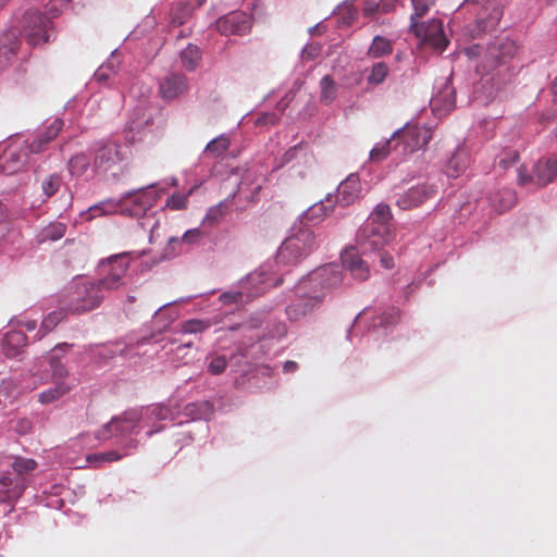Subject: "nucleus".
Returning <instances> with one entry per match:
<instances>
[{"label": "nucleus", "instance_id": "1", "mask_svg": "<svg viewBox=\"0 0 557 557\" xmlns=\"http://www.w3.org/2000/svg\"><path fill=\"white\" fill-rule=\"evenodd\" d=\"M391 220V208L379 203L357 234V243L363 251L381 250L394 239L395 233L389 224Z\"/></svg>", "mask_w": 557, "mask_h": 557}, {"label": "nucleus", "instance_id": "2", "mask_svg": "<svg viewBox=\"0 0 557 557\" xmlns=\"http://www.w3.org/2000/svg\"><path fill=\"white\" fill-rule=\"evenodd\" d=\"M315 247V235L313 231L301 222V225H294L289 236L282 243L276 260L278 263L297 264L309 256Z\"/></svg>", "mask_w": 557, "mask_h": 557}, {"label": "nucleus", "instance_id": "3", "mask_svg": "<svg viewBox=\"0 0 557 557\" xmlns=\"http://www.w3.org/2000/svg\"><path fill=\"white\" fill-rule=\"evenodd\" d=\"M103 298L104 294L96 282L85 281L66 289L61 296L60 305H64L71 314H77L99 307Z\"/></svg>", "mask_w": 557, "mask_h": 557}, {"label": "nucleus", "instance_id": "4", "mask_svg": "<svg viewBox=\"0 0 557 557\" xmlns=\"http://www.w3.org/2000/svg\"><path fill=\"white\" fill-rule=\"evenodd\" d=\"M128 261L125 255H116L103 260L99 264V273L102 276L96 284L104 293L117 289L123 285V277L128 270Z\"/></svg>", "mask_w": 557, "mask_h": 557}, {"label": "nucleus", "instance_id": "5", "mask_svg": "<svg viewBox=\"0 0 557 557\" xmlns=\"http://www.w3.org/2000/svg\"><path fill=\"white\" fill-rule=\"evenodd\" d=\"M431 138V129L419 125H407L392 136V139L397 140L396 146L401 147L404 154L424 148Z\"/></svg>", "mask_w": 557, "mask_h": 557}, {"label": "nucleus", "instance_id": "6", "mask_svg": "<svg viewBox=\"0 0 557 557\" xmlns=\"http://www.w3.org/2000/svg\"><path fill=\"white\" fill-rule=\"evenodd\" d=\"M49 27L50 20L38 11H27L23 16V32L32 46L49 41Z\"/></svg>", "mask_w": 557, "mask_h": 557}, {"label": "nucleus", "instance_id": "7", "mask_svg": "<svg viewBox=\"0 0 557 557\" xmlns=\"http://www.w3.org/2000/svg\"><path fill=\"white\" fill-rule=\"evenodd\" d=\"M342 282V273L337 267L327 265L313 271L298 283V290L310 288L324 295V290L337 286Z\"/></svg>", "mask_w": 557, "mask_h": 557}, {"label": "nucleus", "instance_id": "8", "mask_svg": "<svg viewBox=\"0 0 557 557\" xmlns=\"http://www.w3.org/2000/svg\"><path fill=\"white\" fill-rule=\"evenodd\" d=\"M410 29L421 38L424 45L442 52L448 45V39L444 34L443 22L433 18L428 23H411Z\"/></svg>", "mask_w": 557, "mask_h": 557}, {"label": "nucleus", "instance_id": "9", "mask_svg": "<svg viewBox=\"0 0 557 557\" xmlns=\"http://www.w3.org/2000/svg\"><path fill=\"white\" fill-rule=\"evenodd\" d=\"M518 51V46L508 38L496 39L485 49L484 67L494 70L497 66L507 64Z\"/></svg>", "mask_w": 557, "mask_h": 557}, {"label": "nucleus", "instance_id": "10", "mask_svg": "<svg viewBox=\"0 0 557 557\" xmlns=\"http://www.w3.org/2000/svg\"><path fill=\"white\" fill-rule=\"evenodd\" d=\"M296 294L298 298L286 308V314L294 321L311 313L323 300L322 293L311 290L310 288L298 290V285L296 286Z\"/></svg>", "mask_w": 557, "mask_h": 557}, {"label": "nucleus", "instance_id": "11", "mask_svg": "<svg viewBox=\"0 0 557 557\" xmlns=\"http://www.w3.org/2000/svg\"><path fill=\"white\" fill-rule=\"evenodd\" d=\"M49 364L52 371L54 386L38 395V401L42 405L52 404L71 391V385L66 384L63 380L67 374L63 364H61V362L54 357L50 358Z\"/></svg>", "mask_w": 557, "mask_h": 557}, {"label": "nucleus", "instance_id": "12", "mask_svg": "<svg viewBox=\"0 0 557 557\" xmlns=\"http://www.w3.org/2000/svg\"><path fill=\"white\" fill-rule=\"evenodd\" d=\"M483 3L481 10L476 13V24L480 32L491 30L495 28L503 16L502 0H465V4Z\"/></svg>", "mask_w": 557, "mask_h": 557}, {"label": "nucleus", "instance_id": "13", "mask_svg": "<svg viewBox=\"0 0 557 557\" xmlns=\"http://www.w3.org/2000/svg\"><path fill=\"white\" fill-rule=\"evenodd\" d=\"M216 29L224 36H243L250 32L252 20L243 11H233L218 18Z\"/></svg>", "mask_w": 557, "mask_h": 557}, {"label": "nucleus", "instance_id": "14", "mask_svg": "<svg viewBox=\"0 0 557 557\" xmlns=\"http://www.w3.org/2000/svg\"><path fill=\"white\" fill-rule=\"evenodd\" d=\"M535 177L527 175L524 169L518 170V183L525 185L535 181L540 187L546 186L557 176V156L539 161L535 165Z\"/></svg>", "mask_w": 557, "mask_h": 557}, {"label": "nucleus", "instance_id": "15", "mask_svg": "<svg viewBox=\"0 0 557 557\" xmlns=\"http://www.w3.org/2000/svg\"><path fill=\"white\" fill-rule=\"evenodd\" d=\"M139 413L136 410L126 411L119 418H113L98 435L99 438H108L110 435H124L133 433L139 422Z\"/></svg>", "mask_w": 557, "mask_h": 557}, {"label": "nucleus", "instance_id": "16", "mask_svg": "<svg viewBox=\"0 0 557 557\" xmlns=\"http://www.w3.org/2000/svg\"><path fill=\"white\" fill-rule=\"evenodd\" d=\"M120 145L114 141L102 144L95 152L94 168L107 172L123 160Z\"/></svg>", "mask_w": 557, "mask_h": 557}, {"label": "nucleus", "instance_id": "17", "mask_svg": "<svg viewBox=\"0 0 557 557\" xmlns=\"http://www.w3.org/2000/svg\"><path fill=\"white\" fill-rule=\"evenodd\" d=\"M437 193V188L430 184H422L414 186L407 190L404 195H401L397 205L399 208L404 210H409L416 208L428 199L433 198Z\"/></svg>", "mask_w": 557, "mask_h": 557}, {"label": "nucleus", "instance_id": "18", "mask_svg": "<svg viewBox=\"0 0 557 557\" xmlns=\"http://www.w3.org/2000/svg\"><path fill=\"white\" fill-rule=\"evenodd\" d=\"M28 158L27 151L22 146L10 147L0 160V169L7 175L14 174L27 165Z\"/></svg>", "mask_w": 557, "mask_h": 557}, {"label": "nucleus", "instance_id": "19", "mask_svg": "<svg viewBox=\"0 0 557 557\" xmlns=\"http://www.w3.org/2000/svg\"><path fill=\"white\" fill-rule=\"evenodd\" d=\"M123 200H126V214L141 216L154 205L156 196L150 191L140 190L127 195Z\"/></svg>", "mask_w": 557, "mask_h": 557}, {"label": "nucleus", "instance_id": "20", "mask_svg": "<svg viewBox=\"0 0 557 557\" xmlns=\"http://www.w3.org/2000/svg\"><path fill=\"white\" fill-rule=\"evenodd\" d=\"M361 191L362 188L358 175L350 174L339 184L335 201H338L342 206H349L361 196Z\"/></svg>", "mask_w": 557, "mask_h": 557}, {"label": "nucleus", "instance_id": "21", "mask_svg": "<svg viewBox=\"0 0 557 557\" xmlns=\"http://www.w3.org/2000/svg\"><path fill=\"white\" fill-rule=\"evenodd\" d=\"M187 89V78L183 74L172 73L160 83L163 99H174Z\"/></svg>", "mask_w": 557, "mask_h": 557}, {"label": "nucleus", "instance_id": "22", "mask_svg": "<svg viewBox=\"0 0 557 557\" xmlns=\"http://www.w3.org/2000/svg\"><path fill=\"white\" fill-rule=\"evenodd\" d=\"M455 89L446 84L430 101L432 110L438 115L447 114L455 108Z\"/></svg>", "mask_w": 557, "mask_h": 557}, {"label": "nucleus", "instance_id": "23", "mask_svg": "<svg viewBox=\"0 0 557 557\" xmlns=\"http://www.w3.org/2000/svg\"><path fill=\"white\" fill-rule=\"evenodd\" d=\"M335 202L336 201L331 194L326 195V197L323 200L312 205L306 211L304 215V221L312 224L321 222L333 212Z\"/></svg>", "mask_w": 557, "mask_h": 557}, {"label": "nucleus", "instance_id": "24", "mask_svg": "<svg viewBox=\"0 0 557 557\" xmlns=\"http://www.w3.org/2000/svg\"><path fill=\"white\" fill-rule=\"evenodd\" d=\"M20 47L17 34L10 30L0 37V70L7 67Z\"/></svg>", "mask_w": 557, "mask_h": 557}, {"label": "nucleus", "instance_id": "25", "mask_svg": "<svg viewBox=\"0 0 557 557\" xmlns=\"http://www.w3.org/2000/svg\"><path fill=\"white\" fill-rule=\"evenodd\" d=\"M26 488L25 480L13 483L9 476L0 479V503L14 504Z\"/></svg>", "mask_w": 557, "mask_h": 557}, {"label": "nucleus", "instance_id": "26", "mask_svg": "<svg viewBox=\"0 0 557 557\" xmlns=\"http://www.w3.org/2000/svg\"><path fill=\"white\" fill-rule=\"evenodd\" d=\"M27 337L21 331L8 332L2 339L3 351L7 357L13 358L26 346Z\"/></svg>", "mask_w": 557, "mask_h": 557}, {"label": "nucleus", "instance_id": "27", "mask_svg": "<svg viewBox=\"0 0 557 557\" xmlns=\"http://www.w3.org/2000/svg\"><path fill=\"white\" fill-rule=\"evenodd\" d=\"M126 200L115 201L113 199L103 200L95 206H91L88 209L89 218L95 219L98 216L113 214L116 212H122L126 214Z\"/></svg>", "mask_w": 557, "mask_h": 557}, {"label": "nucleus", "instance_id": "28", "mask_svg": "<svg viewBox=\"0 0 557 557\" xmlns=\"http://www.w3.org/2000/svg\"><path fill=\"white\" fill-rule=\"evenodd\" d=\"M343 263L349 270L350 274L359 281H366L370 275L369 267L357 255L344 257Z\"/></svg>", "mask_w": 557, "mask_h": 557}, {"label": "nucleus", "instance_id": "29", "mask_svg": "<svg viewBox=\"0 0 557 557\" xmlns=\"http://www.w3.org/2000/svg\"><path fill=\"white\" fill-rule=\"evenodd\" d=\"M67 314H70V312H67L66 307L64 305H61L60 309L48 313L41 322V334L39 336V339L42 338L48 333H50L51 331H53L57 327V325L66 318Z\"/></svg>", "mask_w": 557, "mask_h": 557}, {"label": "nucleus", "instance_id": "30", "mask_svg": "<svg viewBox=\"0 0 557 557\" xmlns=\"http://www.w3.org/2000/svg\"><path fill=\"white\" fill-rule=\"evenodd\" d=\"M517 201V197L513 190L511 189H503L492 196L491 202L496 211L503 213L509 209H511Z\"/></svg>", "mask_w": 557, "mask_h": 557}, {"label": "nucleus", "instance_id": "31", "mask_svg": "<svg viewBox=\"0 0 557 557\" xmlns=\"http://www.w3.org/2000/svg\"><path fill=\"white\" fill-rule=\"evenodd\" d=\"M393 52L392 41L382 36H375L368 49L367 54L370 58H382L384 55H388Z\"/></svg>", "mask_w": 557, "mask_h": 557}, {"label": "nucleus", "instance_id": "32", "mask_svg": "<svg viewBox=\"0 0 557 557\" xmlns=\"http://www.w3.org/2000/svg\"><path fill=\"white\" fill-rule=\"evenodd\" d=\"M201 60V53L197 46L188 45L181 52V62L187 71H194L199 65Z\"/></svg>", "mask_w": 557, "mask_h": 557}, {"label": "nucleus", "instance_id": "33", "mask_svg": "<svg viewBox=\"0 0 557 557\" xmlns=\"http://www.w3.org/2000/svg\"><path fill=\"white\" fill-rule=\"evenodd\" d=\"M320 100L322 103L330 104L336 99L337 85L330 75H325L322 77V79L320 81Z\"/></svg>", "mask_w": 557, "mask_h": 557}, {"label": "nucleus", "instance_id": "34", "mask_svg": "<svg viewBox=\"0 0 557 557\" xmlns=\"http://www.w3.org/2000/svg\"><path fill=\"white\" fill-rule=\"evenodd\" d=\"M61 185L62 176L57 173L49 174L41 181V189L47 198H50L53 195H55V193L60 189Z\"/></svg>", "mask_w": 557, "mask_h": 557}, {"label": "nucleus", "instance_id": "35", "mask_svg": "<svg viewBox=\"0 0 557 557\" xmlns=\"http://www.w3.org/2000/svg\"><path fill=\"white\" fill-rule=\"evenodd\" d=\"M388 73L389 69L387 64L384 62H377L371 67L367 81L370 85H380L385 81Z\"/></svg>", "mask_w": 557, "mask_h": 557}, {"label": "nucleus", "instance_id": "36", "mask_svg": "<svg viewBox=\"0 0 557 557\" xmlns=\"http://www.w3.org/2000/svg\"><path fill=\"white\" fill-rule=\"evenodd\" d=\"M400 319V310L396 307L386 309L381 315L374 321L375 326L388 327L395 325Z\"/></svg>", "mask_w": 557, "mask_h": 557}, {"label": "nucleus", "instance_id": "37", "mask_svg": "<svg viewBox=\"0 0 557 557\" xmlns=\"http://www.w3.org/2000/svg\"><path fill=\"white\" fill-rule=\"evenodd\" d=\"M228 211V205L226 201H221L220 203L209 208L203 223H208L210 225L218 223L223 216L226 215Z\"/></svg>", "mask_w": 557, "mask_h": 557}, {"label": "nucleus", "instance_id": "38", "mask_svg": "<svg viewBox=\"0 0 557 557\" xmlns=\"http://www.w3.org/2000/svg\"><path fill=\"white\" fill-rule=\"evenodd\" d=\"M210 325L209 321L190 319L181 324V332L184 334H198L207 331Z\"/></svg>", "mask_w": 557, "mask_h": 557}, {"label": "nucleus", "instance_id": "39", "mask_svg": "<svg viewBox=\"0 0 557 557\" xmlns=\"http://www.w3.org/2000/svg\"><path fill=\"white\" fill-rule=\"evenodd\" d=\"M467 168V156L456 152L447 163V172L450 176H458Z\"/></svg>", "mask_w": 557, "mask_h": 557}, {"label": "nucleus", "instance_id": "40", "mask_svg": "<svg viewBox=\"0 0 557 557\" xmlns=\"http://www.w3.org/2000/svg\"><path fill=\"white\" fill-rule=\"evenodd\" d=\"M89 166V159L86 154L74 156L69 162L70 172L74 175H82Z\"/></svg>", "mask_w": 557, "mask_h": 557}, {"label": "nucleus", "instance_id": "41", "mask_svg": "<svg viewBox=\"0 0 557 557\" xmlns=\"http://www.w3.org/2000/svg\"><path fill=\"white\" fill-rule=\"evenodd\" d=\"M115 74L116 66L114 65L113 61L110 60L98 67V70L94 74V79L98 83L104 84L110 79L111 76Z\"/></svg>", "mask_w": 557, "mask_h": 557}, {"label": "nucleus", "instance_id": "42", "mask_svg": "<svg viewBox=\"0 0 557 557\" xmlns=\"http://www.w3.org/2000/svg\"><path fill=\"white\" fill-rule=\"evenodd\" d=\"M12 468L17 474L22 475L34 471L37 468V462L32 458L16 457Z\"/></svg>", "mask_w": 557, "mask_h": 557}, {"label": "nucleus", "instance_id": "43", "mask_svg": "<svg viewBox=\"0 0 557 557\" xmlns=\"http://www.w3.org/2000/svg\"><path fill=\"white\" fill-rule=\"evenodd\" d=\"M230 147V140L220 136L218 138L212 139L206 147V152L211 153L214 157L221 156Z\"/></svg>", "mask_w": 557, "mask_h": 557}, {"label": "nucleus", "instance_id": "44", "mask_svg": "<svg viewBox=\"0 0 557 557\" xmlns=\"http://www.w3.org/2000/svg\"><path fill=\"white\" fill-rule=\"evenodd\" d=\"M66 225L60 222L49 224L42 232L44 239L58 240L65 234Z\"/></svg>", "mask_w": 557, "mask_h": 557}, {"label": "nucleus", "instance_id": "45", "mask_svg": "<svg viewBox=\"0 0 557 557\" xmlns=\"http://www.w3.org/2000/svg\"><path fill=\"white\" fill-rule=\"evenodd\" d=\"M87 461L90 463H101V462H113L122 459V455L115 450L97 453L87 456Z\"/></svg>", "mask_w": 557, "mask_h": 557}, {"label": "nucleus", "instance_id": "46", "mask_svg": "<svg viewBox=\"0 0 557 557\" xmlns=\"http://www.w3.org/2000/svg\"><path fill=\"white\" fill-rule=\"evenodd\" d=\"M190 193L188 194H180V193H176V194H173L172 196H170L168 199H166V202H165V206L166 208L171 209V210H184L187 208V203H188V196H189Z\"/></svg>", "mask_w": 557, "mask_h": 557}, {"label": "nucleus", "instance_id": "47", "mask_svg": "<svg viewBox=\"0 0 557 557\" xmlns=\"http://www.w3.org/2000/svg\"><path fill=\"white\" fill-rule=\"evenodd\" d=\"M432 4V0H412L413 14L411 15V23H419L418 20L428 13Z\"/></svg>", "mask_w": 557, "mask_h": 557}, {"label": "nucleus", "instance_id": "48", "mask_svg": "<svg viewBox=\"0 0 557 557\" xmlns=\"http://www.w3.org/2000/svg\"><path fill=\"white\" fill-rule=\"evenodd\" d=\"M392 140H387L383 144H377L375 147L372 148L370 151V159L375 162H380L387 158V156L391 152V144Z\"/></svg>", "mask_w": 557, "mask_h": 557}, {"label": "nucleus", "instance_id": "49", "mask_svg": "<svg viewBox=\"0 0 557 557\" xmlns=\"http://www.w3.org/2000/svg\"><path fill=\"white\" fill-rule=\"evenodd\" d=\"M227 364H228V361L225 356H223V355L214 356L208 364V371L212 375H220L226 370Z\"/></svg>", "mask_w": 557, "mask_h": 557}, {"label": "nucleus", "instance_id": "50", "mask_svg": "<svg viewBox=\"0 0 557 557\" xmlns=\"http://www.w3.org/2000/svg\"><path fill=\"white\" fill-rule=\"evenodd\" d=\"M64 122L57 117L41 132L48 139H55L61 129L63 128Z\"/></svg>", "mask_w": 557, "mask_h": 557}, {"label": "nucleus", "instance_id": "51", "mask_svg": "<svg viewBox=\"0 0 557 557\" xmlns=\"http://www.w3.org/2000/svg\"><path fill=\"white\" fill-rule=\"evenodd\" d=\"M22 147L27 151L28 156L39 154L47 149L46 145H44L38 136H36L32 141H26Z\"/></svg>", "mask_w": 557, "mask_h": 557}, {"label": "nucleus", "instance_id": "52", "mask_svg": "<svg viewBox=\"0 0 557 557\" xmlns=\"http://www.w3.org/2000/svg\"><path fill=\"white\" fill-rule=\"evenodd\" d=\"M203 236L205 234L200 228H191L185 232L182 242L193 245L199 243Z\"/></svg>", "mask_w": 557, "mask_h": 557}, {"label": "nucleus", "instance_id": "53", "mask_svg": "<svg viewBox=\"0 0 557 557\" xmlns=\"http://www.w3.org/2000/svg\"><path fill=\"white\" fill-rule=\"evenodd\" d=\"M519 153L517 150H508L504 152V156L499 159V166L503 169H508L510 165L518 161Z\"/></svg>", "mask_w": 557, "mask_h": 557}, {"label": "nucleus", "instance_id": "54", "mask_svg": "<svg viewBox=\"0 0 557 557\" xmlns=\"http://www.w3.org/2000/svg\"><path fill=\"white\" fill-rule=\"evenodd\" d=\"M485 49L486 48L482 47L481 45L475 44V45H471V46L465 48L463 51H465V54L469 59H475V58L482 57L483 58L482 64L484 65Z\"/></svg>", "mask_w": 557, "mask_h": 557}, {"label": "nucleus", "instance_id": "55", "mask_svg": "<svg viewBox=\"0 0 557 557\" xmlns=\"http://www.w3.org/2000/svg\"><path fill=\"white\" fill-rule=\"evenodd\" d=\"M188 15L187 7L182 4L181 8L177 9L175 13L172 14L171 25L181 26L185 23V20Z\"/></svg>", "mask_w": 557, "mask_h": 557}, {"label": "nucleus", "instance_id": "56", "mask_svg": "<svg viewBox=\"0 0 557 557\" xmlns=\"http://www.w3.org/2000/svg\"><path fill=\"white\" fill-rule=\"evenodd\" d=\"M251 281H258L261 284H265L267 286H276L281 283V280L275 282H270V278L267 276L265 265L260 269V273H253L250 275Z\"/></svg>", "mask_w": 557, "mask_h": 557}, {"label": "nucleus", "instance_id": "57", "mask_svg": "<svg viewBox=\"0 0 557 557\" xmlns=\"http://www.w3.org/2000/svg\"><path fill=\"white\" fill-rule=\"evenodd\" d=\"M302 148H304L302 144H297V145L293 146L292 148H289L283 154V158H282L283 163L287 164V163L292 162L296 158L298 151L302 150Z\"/></svg>", "mask_w": 557, "mask_h": 557}, {"label": "nucleus", "instance_id": "58", "mask_svg": "<svg viewBox=\"0 0 557 557\" xmlns=\"http://www.w3.org/2000/svg\"><path fill=\"white\" fill-rule=\"evenodd\" d=\"M278 116L275 113H264L257 120V125L276 124Z\"/></svg>", "mask_w": 557, "mask_h": 557}, {"label": "nucleus", "instance_id": "59", "mask_svg": "<svg viewBox=\"0 0 557 557\" xmlns=\"http://www.w3.org/2000/svg\"><path fill=\"white\" fill-rule=\"evenodd\" d=\"M242 293H224L220 296V299L224 304H237L242 300Z\"/></svg>", "mask_w": 557, "mask_h": 557}, {"label": "nucleus", "instance_id": "60", "mask_svg": "<svg viewBox=\"0 0 557 557\" xmlns=\"http://www.w3.org/2000/svg\"><path fill=\"white\" fill-rule=\"evenodd\" d=\"M380 263L383 268L389 270L394 267V259L389 253L383 252L380 255Z\"/></svg>", "mask_w": 557, "mask_h": 557}, {"label": "nucleus", "instance_id": "61", "mask_svg": "<svg viewBox=\"0 0 557 557\" xmlns=\"http://www.w3.org/2000/svg\"><path fill=\"white\" fill-rule=\"evenodd\" d=\"M381 5L379 3L368 2L363 8V14L366 16H373L379 13Z\"/></svg>", "mask_w": 557, "mask_h": 557}, {"label": "nucleus", "instance_id": "62", "mask_svg": "<svg viewBox=\"0 0 557 557\" xmlns=\"http://www.w3.org/2000/svg\"><path fill=\"white\" fill-rule=\"evenodd\" d=\"M298 369V364L295 361H286L283 366V370L285 373L295 372Z\"/></svg>", "mask_w": 557, "mask_h": 557}, {"label": "nucleus", "instance_id": "63", "mask_svg": "<svg viewBox=\"0 0 557 557\" xmlns=\"http://www.w3.org/2000/svg\"><path fill=\"white\" fill-rule=\"evenodd\" d=\"M379 5H381V9L379 13H387L392 10L393 5L389 2H379Z\"/></svg>", "mask_w": 557, "mask_h": 557}, {"label": "nucleus", "instance_id": "64", "mask_svg": "<svg viewBox=\"0 0 557 557\" xmlns=\"http://www.w3.org/2000/svg\"><path fill=\"white\" fill-rule=\"evenodd\" d=\"M552 92L555 95V97L557 96V77L552 83Z\"/></svg>", "mask_w": 557, "mask_h": 557}]
</instances>
